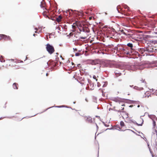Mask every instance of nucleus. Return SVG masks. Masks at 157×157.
<instances>
[{"mask_svg": "<svg viewBox=\"0 0 157 157\" xmlns=\"http://www.w3.org/2000/svg\"><path fill=\"white\" fill-rule=\"evenodd\" d=\"M81 39H86V37H80Z\"/></svg>", "mask_w": 157, "mask_h": 157, "instance_id": "23", "label": "nucleus"}, {"mask_svg": "<svg viewBox=\"0 0 157 157\" xmlns=\"http://www.w3.org/2000/svg\"><path fill=\"white\" fill-rule=\"evenodd\" d=\"M119 130L120 131H124V130H123V129H122V128H119Z\"/></svg>", "mask_w": 157, "mask_h": 157, "instance_id": "25", "label": "nucleus"}, {"mask_svg": "<svg viewBox=\"0 0 157 157\" xmlns=\"http://www.w3.org/2000/svg\"><path fill=\"white\" fill-rule=\"evenodd\" d=\"M155 34H157V32H155Z\"/></svg>", "mask_w": 157, "mask_h": 157, "instance_id": "38", "label": "nucleus"}, {"mask_svg": "<svg viewBox=\"0 0 157 157\" xmlns=\"http://www.w3.org/2000/svg\"><path fill=\"white\" fill-rule=\"evenodd\" d=\"M122 50L124 51H125V49H124V48H122Z\"/></svg>", "mask_w": 157, "mask_h": 157, "instance_id": "29", "label": "nucleus"}, {"mask_svg": "<svg viewBox=\"0 0 157 157\" xmlns=\"http://www.w3.org/2000/svg\"><path fill=\"white\" fill-rule=\"evenodd\" d=\"M46 48L47 51L50 54H52L54 51L53 46L48 44L46 45Z\"/></svg>", "mask_w": 157, "mask_h": 157, "instance_id": "2", "label": "nucleus"}, {"mask_svg": "<svg viewBox=\"0 0 157 157\" xmlns=\"http://www.w3.org/2000/svg\"><path fill=\"white\" fill-rule=\"evenodd\" d=\"M2 39H4L6 40H10V37L4 34H0V40Z\"/></svg>", "mask_w": 157, "mask_h": 157, "instance_id": "3", "label": "nucleus"}, {"mask_svg": "<svg viewBox=\"0 0 157 157\" xmlns=\"http://www.w3.org/2000/svg\"><path fill=\"white\" fill-rule=\"evenodd\" d=\"M80 14H78V15H82V14H82V13H80Z\"/></svg>", "mask_w": 157, "mask_h": 157, "instance_id": "37", "label": "nucleus"}, {"mask_svg": "<svg viewBox=\"0 0 157 157\" xmlns=\"http://www.w3.org/2000/svg\"><path fill=\"white\" fill-rule=\"evenodd\" d=\"M75 102H73V103H74V104H75Z\"/></svg>", "mask_w": 157, "mask_h": 157, "instance_id": "42", "label": "nucleus"}, {"mask_svg": "<svg viewBox=\"0 0 157 157\" xmlns=\"http://www.w3.org/2000/svg\"><path fill=\"white\" fill-rule=\"evenodd\" d=\"M27 59V57H26V60Z\"/></svg>", "mask_w": 157, "mask_h": 157, "instance_id": "43", "label": "nucleus"}, {"mask_svg": "<svg viewBox=\"0 0 157 157\" xmlns=\"http://www.w3.org/2000/svg\"><path fill=\"white\" fill-rule=\"evenodd\" d=\"M3 56H1L0 57V61L1 62H5V60L4 59H3Z\"/></svg>", "mask_w": 157, "mask_h": 157, "instance_id": "13", "label": "nucleus"}, {"mask_svg": "<svg viewBox=\"0 0 157 157\" xmlns=\"http://www.w3.org/2000/svg\"><path fill=\"white\" fill-rule=\"evenodd\" d=\"M109 129V128H107V129Z\"/></svg>", "mask_w": 157, "mask_h": 157, "instance_id": "44", "label": "nucleus"}, {"mask_svg": "<svg viewBox=\"0 0 157 157\" xmlns=\"http://www.w3.org/2000/svg\"><path fill=\"white\" fill-rule=\"evenodd\" d=\"M83 32H86V33H88L89 32V31L88 30H85L84 29H83Z\"/></svg>", "mask_w": 157, "mask_h": 157, "instance_id": "21", "label": "nucleus"}, {"mask_svg": "<svg viewBox=\"0 0 157 157\" xmlns=\"http://www.w3.org/2000/svg\"><path fill=\"white\" fill-rule=\"evenodd\" d=\"M96 117H98V118H99V117H99V116H96Z\"/></svg>", "mask_w": 157, "mask_h": 157, "instance_id": "33", "label": "nucleus"}, {"mask_svg": "<svg viewBox=\"0 0 157 157\" xmlns=\"http://www.w3.org/2000/svg\"><path fill=\"white\" fill-rule=\"evenodd\" d=\"M62 18V17L60 16H59L58 17H57L56 18V21L58 22H59L61 20V19Z\"/></svg>", "mask_w": 157, "mask_h": 157, "instance_id": "10", "label": "nucleus"}, {"mask_svg": "<svg viewBox=\"0 0 157 157\" xmlns=\"http://www.w3.org/2000/svg\"><path fill=\"white\" fill-rule=\"evenodd\" d=\"M144 116V115L143 116ZM142 116H140V118L141 119L142 121V123L141 124H139L137 123L136 121H135V122H134V123H136V124H137L138 126H142L143 124V122H144V120H143V119L141 118V117Z\"/></svg>", "mask_w": 157, "mask_h": 157, "instance_id": "9", "label": "nucleus"}, {"mask_svg": "<svg viewBox=\"0 0 157 157\" xmlns=\"http://www.w3.org/2000/svg\"><path fill=\"white\" fill-rule=\"evenodd\" d=\"M80 64H78L77 65V66H78V67H79V66H80Z\"/></svg>", "mask_w": 157, "mask_h": 157, "instance_id": "34", "label": "nucleus"}, {"mask_svg": "<svg viewBox=\"0 0 157 157\" xmlns=\"http://www.w3.org/2000/svg\"><path fill=\"white\" fill-rule=\"evenodd\" d=\"M35 30L38 31V33H39L42 32V28L41 27H39L38 28H35Z\"/></svg>", "mask_w": 157, "mask_h": 157, "instance_id": "7", "label": "nucleus"}, {"mask_svg": "<svg viewBox=\"0 0 157 157\" xmlns=\"http://www.w3.org/2000/svg\"><path fill=\"white\" fill-rule=\"evenodd\" d=\"M120 125L122 127L124 126V123L122 121H121L120 122Z\"/></svg>", "mask_w": 157, "mask_h": 157, "instance_id": "16", "label": "nucleus"}, {"mask_svg": "<svg viewBox=\"0 0 157 157\" xmlns=\"http://www.w3.org/2000/svg\"><path fill=\"white\" fill-rule=\"evenodd\" d=\"M140 107V105H138V106H137V107L139 108Z\"/></svg>", "mask_w": 157, "mask_h": 157, "instance_id": "36", "label": "nucleus"}, {"mask_svg": "<svg viewBox=\"0 0 157 157\" xmlns=\"http://www.w3.org/2000/svg\"><path fill=\"white\" fill-rule=\"evenodd\" d=\"M35 35H36L35 34H33V36H35Z\"/></svg>", "mask_w": 157, "mask_h": 157, "instance_id": "40", "label": "nucleus"}, {"mask_svg": "<svg viewBox=\"0 0 157 157\" xmlns=\"http://www.w3.org/2000/svg\"><path fill=\"white\" fill-rule=\"evenodd\" d=\"M64 106V105H62V106H55V107H57V108H61L62 107H63Z\"/></svg>", "mask_w": 157, "mask_h": 157, "instance_id": "19", "label": "nucleus"}, {"mask_svg": "<svg viewBox=\"0 0 157 157\" xmlns=\"http://www.w3.org/2000/svg\"><path fill=\"white\" fill-rule=\"evenodd\" d=\"M124 53H126L127 54H129V52H125Z\"/></svg>", "mask_w": 157, "mask_h": 157, "instance_id": "30", "label": "nucleus"}, {"mask_svg": "<svg viewBox=\"0 0 157 157\" xmlns=\"http://www.w3.org/2000/svg\"><path fill=\"white\" fill-rule=\"evenodd\" d=\"M153 121V125L154 126H155L156 125V123L155 121V120L152 121Z\"/></svg>", "mask_w": 157, "mask_h": 157, "instance_id": "18", "label": "nucleus"}, {"mask_svg": "<svg viewBox=\"0 0 157 157\" xmlns=\"http://www.w3.org/2000/svg\"><path fill=\"white\" fill-rule=\"evenodd\" d=\"M93 78L94 79H96V81H97L98 79H97V78H96L97 77H96L94 75L93 76Z\"/></svg>", "mask_w": 157, "mask_h": 157, "instance_id": "20", "label": "nucleus"}, {"mask_svg": "<svg viewBox=\"0 0 157 157\" xmlns=\"http://www.w3.org/2000/svg\"><path fill=\"white\" fill-rule=\"evenodd\" d=\"M104 84L103 86V87H105L106 86L107 84V82H104Z\"/></svg>", "mask_w": 157, "mask_h": 157, "instance_id": "17", "label": "nucleus"}, {"mask_svg": "<svg viewBox=\"0 0 157 157\" xmlns=\"http://www.w3.org/2000/svg\"><path fill=\"white\" fill-rule=\"evenodd\" d=\"M37 31V30H36V31H35V33H38V32Z\"/></svg>", "mask_w": 157, "mask_h": 157, "instance_id": "31", "label": "nucleus"}, {"mask_svg": "<svg viewBox=\"0 0 157 157\" xmlns=\"http://www.w3.org/2000/svg\"><path fill=\"white\" fill-rule=\"evenodd\" d=\"M126 130H130V129H126ZM131 131H132V130H131Z\"/></svg>", "mask_w": 157, "mask_h": 157, "instance_id": "39", "label": "nucleus"}, {"mask_svg": "<svg viewBox=\"0 0 157 157\" xmlns=\"http://www.w3.org/2000/svg\"><path fill=\"white\" fill-rule=\"evenodd\" d=\"M138 69H140L137 65H132L130 67V69L132 71H135Z\"/></svg>", "mask_w": 157, "mask_h": 157, "instance_id": "4", "label": "nucleus"}, {"mask_svg": "<svg viewBox=\"0 0 157 157\" xmlns=\"http://www.w3.org/2000/svg\"><path fill=\"white\" fill-rule=\"evenodd\" d=\"M134 89H136V90H142L143 89L142 88H138V87H137L136 86H135L134 87Z\"/></svg>", "mask_w": 157, "mask_h": 157, "instance_id": "14", "label": "nucleus"}, {"mask_svg": "<svg viewBox=\"0 0 157 157\" xmlns=\"http://www.w3.org/2000/svg\"><path fill=\"white\" fill-rule=\"evenodd\" d=\"M127 46L131 48H132L133 47V45L131 43H128L127 44Z\"/></svg>", "mask_w": 157, "mask_h": 157, "instance_id": "15", "label": "nucleus"}, {"mask_svg": "<svg viewBox=\"0 0 157 157\" xmlns=\"http://www.w3.org/2000/svg\"><path fill=\"white\" fill-rule=\"evenodd\" d=\"M155 95H157V91H155Z\"/></svg>", "mask_w": 157, "mask_h": 157, "instance_id": "27", "label": "nucleus"}, {"mask_svg": "<svg viewBox=\"0 0 157 157\" xmlns=\"http://www.w3.org/2000/svg\"><path fill=\"white\" fill-rule=\"evenodd\" d=\"M95 124H96V126L97 128L98 129V126L97 125V124L96 123H95Z\"/></svg>", "mask_w": 157, "mask_h": 157, "instance_id": "28", "label": "nucleus"}, {"mask_svg": "<svg viewBox=\"0 0 157 157\" xmlns=\"http://www.w3.org/2000/svg\"><path fill=\"white\" fill-rule=\"evenodd\" d=\"M7 60H10V61H14V59H7Z\"/></svg>", "mask_w": 157, "mask_h": 157, "instance_id": "24", "label": "nucleus"}, {"mask_svg": "<svg viewBox=\"0 0 157 157\" xmlns=\"http://www.w3.org/2000/svg\"><path fill=\"white\" fill-rule=\"evenodd\" d=\"M150 95L149 94V95L147 96V97L148 98L149 97V96H150Z\"/></svg>", "mask_w": 157, "mask_h": 157, "instance_id": "35", "label": "nucleus"}, {"mask_svg": "<svg viewBox=\"0 0 157 157\" xmlns=\"http://www.w3.org/2000/svg\"><path fill=\"white\" fill-rule=\"evenodd\" d=\"M85 117L86 118V120L87 121L90 123L92 122V118L91 117L89 116L88 117Z\"/></svg>", "mask_w": 157, "mask_h": 157, "instance_id": "5", "label": "nucleus"}, {"mask_svg": "<svg viewBox=\"0 0 157 157\" xmlns=\"http://www.w3.org/2000/svg\"><path fill=\"white\" fill-rule=\"evenodd\" d=\"M100 86V84L99 82H98V86L99 87Z\"/></svg>", "mask_w": 157, "mask_h": 157, "instance_id": "26", "label": "nucleus"}, {"mask_svg": "<svg viewBox=\"0 0 157 157\" xmlns=\"http://www.w3.org/2000/svg\"><path fill=\"white\" fill-rule=\"evenodd\" d=\"M52 107H49V108H48V109H47L45 110H47V109H49V108H52Z\"/></svg>", "mask_w": 157, "mask_h": 157, "instance_id": "32", "label": "nucleus"}, {"mask_svg": "<svg viewBox=\"0 0 157 157\" xmlns=\"http://www.w3.org/2000/svg\"><path fill=\"white\" fill-rule=\"evenodd\" d=\"M13 86L14 89H17V83H14L13 85Z\"/></svg>", "mask_w": 157, "mask_h": 157, "instance_id": "12", "label": "nucleus"}, {"mask_svg": "<svg viewBox=\"0 0 157 157\" xmlns=\"http://www.w3.org/2000/svg\"><path fill=\"white\" fill-rule=\"evenodd\" d=\"M46 76H48V73H46Z\"/></svg>", "mask_w": 157, "mask_h": 157, "instance_id": "41", "label": "nucleus"}, {"mask_svg": "<svg viewBox=\"0 0 157 157\" xmlns=\"http://www.w3.org/2000/svg\"><path fill=\"white\" fill-rule=\"evenodd\" d=\"M89 63L92 65V68L98 72L101 70V64L99 60H91L89 62Z\"/></svg>", "mask_w": 157, "mask_h": 157, "instance_id": "1", "label": "nucleus"}, {"mask_svg": "<svg viewBox=\"0 0 157 157\" xmlns=\"http://www.w3.org/2000/svg\"><path fill=\"white\" fill-rule=\"evenodd\" d=\"M75 55L76 56H79V54L78 53H75Z\"/></svg>", "mask_w": 157, "mask_h": 157, "instance_id": "22", "label": "nucleus"}, {"mask_svg": "<svg viewBox=\"0 0 157 157\" xmlns=\"http://www.w3.org/2000/svg\"><path fill=\"white\" fill-rule=\"evenodd\" d=\"M123 34H124L125 35H126L128 37H132V34H129V33L127 34V33H124Z\"/></svg>", "mask_w": 157, "mask_h": 157, "instance_id": "11", "label": "nucleus"}, {"mask_svg": "<svg viewBox=\"0 0 157 157\" xmlns=\"http://www.w3.org/2000/svg\"><path fill=\"white\" fill-rule=\"evenodd\" d=\"M148 116L152 121L155 120L156 119V117L154 115H148Z\"/></svg>", "mask_w": 157, "mask_h": 157, "instance_id": "6", "label": "nucleus"}, {"mask_svg": "<svg viewBox=\"0 0 157 157\" xmlns=\"http://www.w3.org/2000/svg\"><path fill=\"white\" fill-rule=\"evenodd\" d=\"M71 10V11H73V10Z\"/></svg>", "mask_w": 157, "mask_h": 157, "instance_id": "45", "label": "nucleus"}, {"mask_svg": "<svg viewBox=\"0 0 157 157\" xmlns=\"http://www.w3.org/2000/svg\"><path fill=\"white\" fill-rule=\"evenodd\" d=\"M45 5L44 2L43 1L42 2H41V4L40 5V7L42 8L43 10H44L45 9Z\"/></svg>", "mask_w": 157, "mask_h": 157, "instance_id": "8", "label": "nucleus"}]
</instances>
